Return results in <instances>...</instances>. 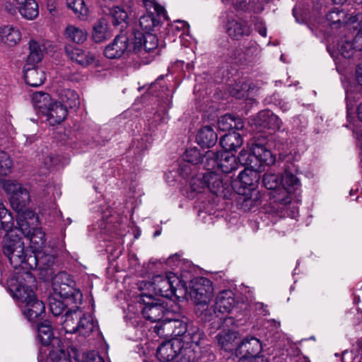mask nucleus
Wrapping results in <instances>:
<instances>
[{
    "label": "nucleus",
    "mask_w": 362,
    "mask_h": 362,
    "mask_svg": "<svg viewBox=\"0 0 362 362\" xmlns=\"http://www.w3.org/2000/svg\"><path fill=\"white\" fill-rule=\"evenodd\" d=\"M204 337V333L197 327L194 326H189L183 338L179 339L180 343L187 345L189 344H194L199 345L200 341Z\"/></svg>",
    "instance_id": "c9c22d12"
},
{
    "label": "nucleus",
    "mask_w": 362,
    "mask_h": 362,
    "mask_svg": "<svg viewBox=\"0 0 362 362\" xmlns=\"http://www.w3.org/2000/svg\"><path fill=\"white\" fill-rule=\"evenodd\" d=\"M13 218L11 214L4 206L3 202L0 199V230L6 233L11 230L17 231V228L13 229Z\"/></svg>",
    "instance_id": "ea45409f"
},
{
    "label": "nucleus",
    "mask_w": 362,
    "mask_h": 362,
    "mask_svg": "<svg viewBox=\"0 0 362 362\" xmlns=\"http://www.w3.org/2000/svg\"><path fill=\"white\" fill-rule=\"evenodd\" d=\"M37 337L44 346H48L52 340L59 341L57 338L54 337L52 325L49 321L45 320L37 326Z\"/></svg>",
    "instance_id": "c85d7f7f"
},
{
    "label": "nucleus",
    "mask_w": 362,
    "mask_h": 362,
    "mask_svg": "<svg viewBox=\"0 0 362 362\" xmlns=\"http://www.w3.org/2000/svg\"><path fill=\"white\" fill-rule=\"evenodd\" d=\"M192 354H189V356H178V359L180 360V362H191V356Z\"/></svg>",
    "instance_id": "e2e57ef3"
},
{
    "label": "nucleus",
    "mask_w": 362,
    "mask_h": 362,
    "mask_svg": "<svg viewBox=\"0 0 362 362\" xmlns=\"http://www.w3.org/2000/svg\"><path fill=\"white\" fill-rule=\"evenodd\" d=\"M133 44L135 52H139L142 48L145 52H150L158 47V40L156 35L151 33L144 35L140 32H136L134 33Z\"/></svg>",
    "instance_id": "f3484780"
},
{
    "label": "nucleus",
    "mask_w": 362,
    "mask_h": 362,
    "mask_svg": "<svg viewBox=\"0 0 362 362\" xmlns=\"http://www.w3.org/2000/svg\"><path fill=\"white\" fill-rule=\"evenodd\" d=\"M358 118L362 121V104H360L357 108Z\"/></svg>",
    "instance_id": "0e129e2a"
},
{
    "label": "nucleus",
    "mask_w": 362,
    "mask_h": 362,
    "mask_svg": "<svg viewBox=\"0 0 362 362\" xmlns=\"http://www.w3.org/2000/svg\"><path fill=\"white\" fill-rule=\"evenodd\" d=\"M255 169L245 168L244 170L240 173L238 179L243 187L254 188L256 183L258 182L260 175L259 172Z\"/></svg>",
    "instance_id": "7c9ffc66"
},
{
    "label": "nucleus",
    "mask_w": 362,
    "mask_h": 362,
    "mask_svg": "<svg viewBox=\"0 0 362 362\" xmlns=\"http://www.w3.org/2000/svg\"><path fill=\"white\" fill-rule=\"evenodd\" d=\"M66 6L73 11L78 19L81 21L87 19L89 11L84 0H66Z\"/></svg>",
    "instance_id": "e433bc0d"
},
{
    "label": "nucleus",
    "mask_w": 362,
    "mask_h": 362,
    "mask_svg": "<svg viewBox=\"0 0 362 362\" xmlns=\"http://www.w3.org/2000/svg\"><path fill=\"white\" fill-rule=\"evenodd\" d=\"M226 30L228 35L234 40L249 36L252 33V28L246 21L237 19L228 20Z\"/></svg>",
    "instance_id": "a211bd4d"
},
{
    "label": "nucleus",
    "mask_w": 362,
    "mask_h": 362,
    "mask_svg": "<svg viewBox=\"0 0 362 362\" xmlns=\"http://www.w3.org/2000/svg\"><path fill=\"white\" fill-rule=\"evenodd\" d=\"M281 182L280 191L274 196V199L275 202L285 206L291 202L293 193L300 187V180L295 175L285 170Z\"/></svg>",
    "instance_id": "9d476101"
},
{
    "label": "nucleus",
    "mask_w": 362,
    "mask_h": 362,
    "mask_svg": "<svg viewBox=\"0 0 362 362\" xmlns=\"http://www.w3.org/2000/svg\"><path fill=\"white\" fill-rule=\"evenodd\" d=\"M86 362H104L103 358L95 351L87 354Z\"/></svg>",
    "instance_id": "bf43d9fd"
},
{
    "label": "nucleus",
    "mask_w": 362,
    "mask_h": 362,
    "mask_svg": "<svg viewBox=\"0 0 362 362\" xmlns=\"http://www.w3.org/2000/svg\"><path fill=\"white\" fill-rule=\"evenodd\" d=\"M82 311L79 310L78 305H73L72 308L68 310L62 317L64 320L60 322L63 329L66 333H76L78 322L81 317Z\"/></svg>",
    "instance_id": "412c9836"
},
{
    "label": "nucleus",
    "mask_w": 362,
    "mask_h": 362,
    "mask_svg": "<svg viewBox=\"0 0 362 362\" xmlns=\"http://www.w3.org/2000/svg\"><path fill=\"white\" fill-rule=\"evenodd\" d=\"M21 4L18 10L23 18L33 20L38 16V5L35 0H25Z\"/></svg>",
    "instance_id": "58836bf2"
},
{
    "label": "nucleus",
    "mask_w": 362,
    "mask_h": 362,
    "mask_svg": "<svg viewBox=\"0 0 362 362\" xmlns=\"http://www.w3.org/2000/svg\"><path fill=\"white\" fill-rule=\"evenodd\" d=\"M110 15L112 18V23L117 25L122 22H124L127 18V12L119 6H114L110 8Z\"/></svg>",
    "instance_id": "5fc2aeb1"
},
{
    "label": "nucleus",
    "mask_w": 362,
    "mask_h": 362,
    "mask_svg": "<svg viewBox=\"0 0 362 362\" xmlns=\"http://www.w3.org/2000/svg\"><path fill=\"white\" fill-rule=\"evenodd\" d=\"M66 38L77 44L83 43L87 39V32L74 25H68L64 31Z\"/></svg>",
    "instance_id": "f704fd0d"
},
{
    "label": "nucleus",
    "mask_w": 362,
    "mask_h": 362,
    "mask_svg": "<svg viewBox=\"0 0 362 362\" xmlns=\"http://www.w3.org/2000/svg\"><path fill=\"white\" fill-rule=\"evenodd\" d=\"M193 354L192 351L181 346L179 339L163 342L157 349L156 356L161 362H180L178 356Z\"/></svg>",
    "instance_id": "1a4fd4ad"
},
{
    "label": "nucleus",
    "mask_w": 362,
    "mask_h": 362,
    "mask_svg": "<svg viewBox=\"0 0 362 362\" xmlns=\"http://www.w3.org/2000/svg\"><path fill=\"white\" fill-rule=\"evenodd\" d=\"M77 325L76 333L85 337H88L95 327L93 317L90 315H85L83 313Z\"/></svg>",
    "instance_id": "2f4dec72"
},
{
    "label": "nucleus",
    "mask_w": 362,
    "mask_h": 362,
    "mask_svg": "<svg viewBox=\"0 0 362 362\" xmlns=\"http://www.w3.org/2000/svg\"><path fill=\"white\" fill-rule=\"evenodd\" d=\"M281 183H282L281 177L278 174L267 173L263 175L262 184L267 189L273 191V193L272 194L273 199L274 196L279 192Z\"/></svg>",
    "instance_id": "473e14b6"
},
{
    "label": "nucleus",
    "mask_w": 362,
    "mask_h": 362,
    "mask_svg": "<svg viewBox=\"0 0 362 362\" xmlns=\"http://www.w3.org/2000/svg\"><path fill=\"white\" fill-rule=\"evenodd\" d=\"M22 264L18 267L23 269H34L39 268V252L35 253L30 250H25V252L22 254Z\"/></svg>",
    "instance_id": "a19ab883"
},
{
    "label": "nucleus",
    "mask_w": 362,
    "mask_h": 362,
    "mask_svg": "<svg viewBox=\"0 0 362 362\" xmlns=\"http://www.w3.org/2000/svg\"><path fill=\"white\" fill-rule=\"evenodd\" d=\"M235 305L234 293L230 290L221 291L216 297L214 306L221 316L229 313Z\"/></svg>",
    "instance_id": "6ab92c4d"
},
{
    "label": "nucleus",
    "mask_w": 362,
    "mask_h": 362,
    "mask_svg": "<svg viewBox=\"0 0 362 362\" xmlns=\"http://www.w3.org/2000/svg\"><path fill=\"white\" fill-rule=\"evenodd\" d=\"M258 32L262 36V37H266L267 36V29L266 28L263 27L262 28H259L258 30Z\"/></svg>",
    "instance_id": "69168bd1"
},
{
    "label": "nucleus",
    "mask_w": 362,
    "mask_h": 362,
    "mask_svg": "<svg viewBox=\"0 0 362 362\" xmlns=\"http://www.w3.org/2000/svg\"><path fill=\"white\" fill-rule=\"evenodd\" d=\"M195 313L198 318L202 322H219L223 317L221 316L214 305L209 306V303H204L195 305Z\"/></svg>",
    "instance_id": "4be33fe9"
},
{
    "label": "nucleus",
    "mask_w": 362,
    "mask_h": 362,
    "mask_svg": "<svg viewBox=\"0 0 362 362\" xmlns=\"http://www.w3.org/2000/svg\"><path fill=\"white\" fill-rule=\"evenodd\" d=\"M235 126V116L231 114H226L218 122V127L221 131H230Z\"/></svg>",
    "instance_id": "4d7b16f0"
},
{
    "label": "nucleus",
    "mask_w": 362,
    "mask_h": 362,
    "mask_svg": "<svg viewBox=\"0 0 362 362\" xmlns=\"http://www.w3.org/2000/svg\"><path fill=\"white\" fill-rule=\"evenodd\" d=\"M191 191L196 193H202L207 189L206 179L205 174L202 176L192 177L190 181Z\"/></svg>",
    "instance_id": "603ef678"
},
{
    "label": "nucleus",
    "mask_w": 362,
    "mask_h": 362,
    "mask_svg": "<svg viewBox=\"0 0 362 362\" xmlns=\"http://www.w3.org/2000/svg\"><path fill=\"white\" fill-rule=\"evenodd\" d=\"M22 214H19L17 218L18 228L17 230H20L25 237L28 235H30V232L33 228L30 227V224L26 218L28 217L32 218L34 217L35 214L33 211L25 210L21 212Z\"/></svg>",
    "instance_id": "37998d69"
},
{
    "label": "nucleus",
    "mask_w": 362,
    "mask_h": 362,
    "mask_svg": "<svg viewBox=\"0 0 362 362\" xmlns=\"http://www.w3.org/2000/svg\"><path fill=\"white\" fill-rule=\"evenodd\" d=\"M39 269L48 270L54 264L55 257L50 254L39 252Z\"/></svg>",
    "instance_id": "6e6d98bb"
},
{
    "label": "nucleus",
    "mask_w": 362,
    "mask_h": 362,
    "mask_svg": "<svg viewBox=\"0 0 362 362\" xmlns=\"http://www.w3.org/2000/svg\"><path fill=\"white\" fill-rule=\"evenodd\" d=\"M207 189L213 194L223 199H229L232 194V187L228 180H224L223 176L214 171L205 173Z\"/></svg>",
    "instance_id": "ddd939ff"
},
{
    "label": "nucleus",
    "mask_w": 362,
    "mask_h": 362,
    "mask_svg": "<svg viewBox=\"0 0 362 362\" xmlns=\"http://www.w3.org/2000/svg\"><path fill=\"white\" fill-rule=\"evenodd\" d=\"M236 157L229 152H219L218 169L223 173H230L238 168Z\"/></svg>",
    "instance_id": "c756f323"
},
{
    "label": "nucleus",
    "mask_w": 362,
    "mask_h": 362,
    "mask_svg": "<svg viewBox=\"0 0 362 362\" xmlns=\"http://www.w3.org/2000/svg\"><path fill=\"white\" fill-rule=\"evenodd\" d=\"M255 124L259 130L264 129H276L279 127V117L269 110H263L259 112Z\"/></svg>",
    "instance_id": "393cba45"
},
{
    "label": "nucleus",
    "mask_w": 362,
    "mask_h": 362,
    "mask_svg": "<svg viewBox=\"0 0 362 362\" xmlns=\"http://www.w3.org/2000/svg\"><path fill=\"white\" fill-rule=\"evenodd\" d=\"M335 4H342L346 0H332Z\"/></svg>",
    "instance_id": "774afa93"
},
{
    "label": "nucleus",
    "mask_w": 362,
    "mask_h": 362,
    "mask_svg": "<svg viewBox=\"0 0 362 362\" xmlns=\"http://www.w3.org/2000/svg\"><path fill=\"white\" fill-rule=\"evenodd\" d=\"M107 21L105 18L99 19L94 25L93 28L92 38L98 43L105 40L107 35Z\"/></svg>",
    "instance_id": "79ce46f5"
},
{
    "label": "nucleus",
    "mask_w": 362,
    "mask_h": 362,
    "mask_svg": "<svg viewBox=\"0 0 362 362\" xmlns=\"http://www.w3.org/2000/svg\"><path fill=\"white\" fill-rule=\"evenodd\" d=\"M26 237L30 239V243L37 249L42 247L46 242L45 233L39 228H33L30 235H28Z\"/></svg>",
    "instance_id": "09e8293b"
},
{
    "label": "nucleus",
    "mask_w": 362,
    "mask_h": 362,
    "mask_svg": "<svg viewBox=\"0 0 362 362\" xmlns=\"http://www.w3.org/2000/svg\"><path fill=\"white\" fill-rule=\"evenodd\" d=\"M189 294L196 305L209 303L214 296L212 282L204 277L194 279L192 282Z\"/></svg>",
    "instance_id": "9b49d317"
},
{
    "label": "nucleus",
    "mask_w": 362,
    "mask_h": 362,
    "mask_svg": "<svg viewBox=\"0 0 362 362\" xmlns=\"http://www.w3.org/2000/svg\"><path fill=\"white\" fill-rule=\"evenodd\" d=\"M0 37L4 44L12 47L20 42L21 33L16 27L4 25L0 28Z\"/></svg>",
    "instance_id": "a878e982"
},
{
    "label": "nucleus",
    "mask_w": 362,
    "mask_h": 362,
    "mask_svg": "<svg viewBox=\"0 0 362 362\" xmlns=\"http://www.w3.org/2000/svg\"><path fill=\"white\" fill-rule=\"evenodd\" d=\"M32 100L35 109L45 114L52 104L49 95L44 92H37L33 95Z\"/></svg>",
    "instance_id": "72a5a7b5"
},
{
    "label": "nucleus",
    "mask_w": 362,
    "mask_h": 362,
    "mask_svg": "<svg viewBox=\"0 0 362 362\" xmlns=\"http://www.w3.org/2000/svg\"><path fill=\"white\" fill-rule=\"evenodd\" d=\"M251 85L245 80H240L237 82L230 90V93L237 98H240L245 96V93L250 90Z\"/></svg>",
    "instance_id": "8fccbe9b"
},
{
    "label": "nucleus",
    "mask_w": 362,
    "mask_h": 362,
    "mask_svg": "<svg viewBox=\"0 0 362 362\" xmlns=\"http://www.w3.org/2000/svg\"><path fill=\"white\" fill-rule=\"evenodd\" d=\"M218 136L214 130L209 126L200 129L197 134L196 140L199 145L204 148L214 146L217 142Z\"/></svg>",
    "instance_id": "bb28decb"
},
{
    "label": "nucleus",
    "mask_w": 362,
    "mask_h": 362,
    "mask_svg": "<svg viewBox=\"0 0 362 362\" xmlns=\"http://www.w3.org/2000/svg\"><path fill=\"white\" fill-rule=\"evenodd\" d=\"M189 326L182 320H172L168 317L163 323L155 327V330L158 335H170L173 339L183 338Z\"/></svg>",
    "instance_id": "4468645a"
},
{
    "label": "nucleus",
    "mask_w": 362,
    "mask_h": 362,
    "mask_svg": "<svg viewBox=\"0 0 362 362\" xmlns=\"http://www.w3.org/2000/svg\"><path fill=\"white\" fill-rule=\"evenodd\" d=\"M143 3L147 13L140 17L139 25L146 33H148L160 26L161 18H165V8L153 1L144 0Z\"/></svg>",
    "instance_id": "0eeeda50"
},
{
    "label": "nucleus",
    "mask_w": 362,
    "mask_h": 362,
    "mask_svg": "<svg viewBox=\"0 0 362 362\" xmlns=\"http://www.w3.org/2000/svg\"><path fill=\"white\" fill-rule=\"evenodd\" d=\"M356 80L361 86H362V64H359L356 69Z\"/></svg>",
    "instance_id": "680f3d73"
},
{
    "label": "nucleus",
    "mask_w": 362,
    "mask_h": 362,
    "mask_svg": "<svg viewBox=\"0 0 362 362\" xmlns=\"http://www.w3.org/2000/svg\"><path fill=\"white\" fill-rule=\"evenodd\" d=\"M188 164L189 163L183 161L180 165L179 173L180 175L182 176L184 178L188 177V176H189L192 173V169Z\"/></svg>",
    "instance_id": "13d9d810"
},
{
    "label": "nucleus",
    "mask_w": 362,
    "mask_h": 362,
    "mask_svg": "<svg viewBox=\"0 0 362 362\" xmlns=\"http://www.w3.org/2000/svg\"><path fill=\"white\" fill-rule=\"evenodd\" d=\"M30 53L27 57V66H35L42 59V52L40 45L35 40L29 42Z\"/></svg>",
    "instance_id": "c03bdc74"
},
{
    "label": "nucleus",
    "mask_w": 362,
    "mask_h": 362,
    "mask_svg": "<svg viewBox=\"0 0 362 362\" xmlns=\"http://www.w3.org/2000/svg\"><path fill=\"white\" fill-rule=\"evenodd\" d=\"M240 334L238 331L233 329H223L216 336V340L221 349L226 351L235 350L236 340Z\"/></svg>",
    "instance_id": "aec40b11"
},
{
    "label": "nucleus",
    "mask_w": 362,
    "mask_h": 362,
    "mask_svg": "<svg viewBox=\"0 0 362 362\" xmlns=\"http://www.w3.org/2000/svg\"><path fill=\"white\" fill-rule=\"evenodd\" d=\"M46 362H71L69 354L62 349L49 352Z\"/></svg>",
    "instance_id": "864d4df0"
},
{
    "label": "nucleus",
    "mask_w": 362,
    "mask_h": 362,
    "mask_svg": "<svg viewBox=\"0 0 362 362\" xmlns=\"http://www.w3.org/2000/svg\"><path fill=\"white\" fill-rule=\"evenodd\" d=\"M66 56L83 66L92 64L95 61V55L88 51L67 45L64 47Z\"/></svg>",
    "instance_id": "dca6fc26"
},
{
    "label": "nucleus",
    "mask_w": 362,
    "mask_h": 362,
    "mask_svg": "<svg viewBox=\"0 0 362 362\" xmlns=\"http://www.w3.org/2000/svg\"><path fill=\"white\" fill-rule=\"evenodd\" d=\"M2 249L4 254L15 269L22 264V254L25 252V249L24 243L17 231L11 230L5 234L2 241Z\"/></svg>",
    "instance_id": "20e7f679"
},
{
    "label": "nucleus",
    "mask_w": 362,
    "mask_h": 362,
    "mask_svg": "<svg viewBox=\"0 0 362 362\" xmlns=\"http://www.w3.org/2000/svg\"><path fill=\"white\" fill-rule=\"evenodd\" d=\"M139 302L144 305L141 308L142 315L151 322L161 321L162 324L164 317L170 313L164 301L153 298L151 296L141 294Z\"/></svg>",
    "instance_id": "39448f33"
},
{
    "label": "nucleus",
    "mask_w": 362,
    "mask_h": 362,
    "mask_svg": "<svg viewBox=\"0 0 362 362\" xmlns=\"http://www.w3.org/2000/svg\"><path fill=\"white\" fill-rule=\"evenodd\" d=\"M51 125L59 124L67 116V109L62 103L54 102L50 105L47 111L44 114Z\"/></svg>",
    "instance_id": "b1692460"
},
{
    "label": "nucleus",
    "mask_w": 362,
    "mask_h": 362,
    "mask_svg": "<svg viewBox=\"0 0 362 362\" xmlns=\"http://www.w3.org/2000/svg\"><path fill=\"white\" fill-rule=\"evenodd\" d=\"M207 170L218 169L219 152L208 151L201 160Z\"/></svg>",
    "instance_id": "49530a36"
},
{
    "label": "nucleus",
    "mask_w": 362,
    "mask_h": 362,
    "mask_svg": "<svg viewBox=\"0 0 362 362\" xmlns=\"http://www.w3.org/2000/svg\"><path fill=\"white\" fill-rule=\"evenodd\" d=\"M49 307L51 313L54 316H59L65 308L73 304H68L64 300L53 294L48 298Z\"/></svg>",
    "instance_id": "a18cd8bd"
},
{
    "label": "nucleus",
    "mask_w": 362,
    "mask_h": 362,
    "mask_svg": "<svg viewBox=\"0 0 362 362\" xmlns=\"http://www.w3.org/2000/svg\"><path fill=\"white\" fill-rule=\"evenodd\" d=\"M243 143V140L240 134L236 132H231L221 136L220 144L225 150L224 152H230L236 151Z\"/></svg>",
    "instance_id": "cd10ccee"
},
{
    "label": "nucleus",
    "mask_w": 362,
    "mask_h": 362,
    "mask_svg": "<svg viewBox=\"0 0 362 362\" xmlns=\"http://www.w3.org/2000/svg\"><path fill=\"white\" fill-rule=\"evenodd\" d=\"M35 276L28 271L16 272L7 281V286L13 297L25 303L23 314L29 321H36L45 314V306L37 299L33 288Z\"/></svg>",
    "instance_id": "f257e3e1"
},
{
    "label": "nucleus",
    "mask_w": 362,
    "mask_h": 362,
    "mask_svg": "<svg viewBox=\"0 0 362 362\" xmlns=\"http://www.w3.org/2000/svg\"><path fill=\"white\" fill-rule=\"evenodd\" d=\"M23 72L25 83L30 86H40L45 80L44 71L42 69H37L35 66L25 65Z\"/></svg>",
    "instance_id": "5701e85b"
},
{
    "label": "nucleus",
    "mask_w": 362,
    "mask_h": 362,
    "mask_svg": "<svg viewBox=\"0 0 362 362\" xmlns=\"http://www.w3.org/2000/svg\"><path fill=\"white\" fill-rule=\"evenodd\" d=\"M4 190L11 194L10 203L12 208L18 214L25 211L30 202V195L28 190L21 184L6 180L4 183Z\"/></svg>",
    "instance_id": "6e6552de"
},
{
    "label": "nucleus",
    "mask_w": 362,
    "mask_h": 362,
    "mask_svg": "<svg viewBox=\"0 0 362 362\" xmlns=\"http://www.w3.org/2000/svg\"><path fill=\"white\" fill-rule=\"evenodd\" d=\"M267 139L257 137L252 143L251 153L242 150L238 157L239 163L246 168L262 170L264 164L270 165L275 163V157L266 147Z\"/></svg>",
    "instance_id": "f03ea898"
},
{
    "label": "nucleus",
    "mask_w": 362,
    "mask_h": 362,
    "mask_svg": "<svg viewBox=\"0 0 362 362\" xmlns=\"http://www.w3.org/2000/svg\"><path fill=\"white\" fill-rule=\"evenodd\" d=\"M60 98L62 105L66 108H76L80 105V100L78 93L71 89H64L60 93Z\"/></svg>",
    "instance_id": "4c0bfd02"
},
{
    "label": "nucleus",
    "mask_w": 362,
    "mask_h": 362,
    "mask_svg": "<svg viewBox=\"0 0 362 362\" xmlns=\"http://www.w3.org/2000/svg\"><path fill=\"white\" fill-rule=\"evenodd\" d=\"M177 276L170 273L167 276L157 275L153 277L151 286L156 294L170 298L175 295Z\"/></svg>",
    "instance_id": "f8f14e48"
},
{
    "label": "nucleus",
    "mask_w": 362,
    "mask_h": 362,
    "mask_svg": "<svg viewBox=\"0 0 362 362\" xmlns=\"http://www.w3.org/2000/svg\"><path fill=\"white\" fill-rule=\"evenodd\" d=\"M202 153L197 148H189L185 151L182 156L184 162L192 165L199 164L202 160Z\"/></svg>",
    "instance_id": "3c124183"
},
{
    "label": "nucleus",
    "mask_w": 362,
    "mask_h": 362,
    "mask_svg": "<svg viewBox=\"0 0 362 362\" xmlns=\"http://www.w3.org/2000/svg\"><path fill=\"white\" fill-rule=\"evenodd\" d=\"M128 47L129 37L125 34H119L105 47L104 54L108 59H118L128 50Z\"/></svg>",
    "instance_id": "2eb2a0df"
},
{
    "label": "nucleus",
    "mask_w": 362,
    "mask_h": 362,
    "mask_svg": "<svg viewBox=\"0 0 362 362\" xmlns=\"http://www.w3.org/2000/svg\"><path fill=\"white\" fill-rule=\"evenodd\" d=\"M13 162L8 153L0 151V175L6 176L11 173Z\"/></svg>",
    "instance_id": "de8ad7c7"
},
{
    "label": "nucleus",
    "mask_w": 362,
    "mask_h": 362,
    "mask_svg": "<svg viewBox=\"0 0 362 362\" xmlns=\"http://www.w3.org/2000/svg\"><path fill=\"white\" fill-rule=\"evenodd\" d=\"M341 54L346 57V58H349L351 55H352V50H350V51H348L346 52H344L342 49H341Z\"/></svg>",
    "instance_id": "338daca9"
},
{
    "label": "nucleus",
    "mask_w": 362,
    "mask_h": 362,
    "mask_svg": "<svg viewBox=\"0 0 362 362\" xmlns=\"http://www.w3.org/2000/svg\"><path fill=\"white\" fill-rule=\"evenodd\" d=\"M262 350L260 340L253 336H247L238 344L235 349L238 362H255L265 358L259 356Z\"/></svg>",
    "instance_id": "423d86ee"
},
{
    "label": "nucleus",
    "mask_w": 362,
    "mask_h": 362,
    "mask_svg": "<svg viewBox=\"0 0 362 362\" xmlns=\"http://www.w3.org/2000/svg\"><path fill=\"white\" fill-rule=\"evenodd\" d=\"M74 282L65 272L59 273L53 279L54 295L62 298L68 304L80 305L82 302V293L74 287Z\"/></svg>",
    "instance_id": "7ed1b4c3"
},
{
    "label": "nucleus",
    "mask_w": 362,
    "mask_h": 362,
    "mask_svg": "<svg viewBox=\"0 0 362 362\" xmlns=\"http://www.w3.org/2000/svg\"><path fill=\"white\" fill-rule=\"evenodd\" d=\"M244 127V124L242 119L235 116V126L233 127V129L240 130Z\"/></svg>",
    "instance_id": "052dcab7"
}]
</instances>
